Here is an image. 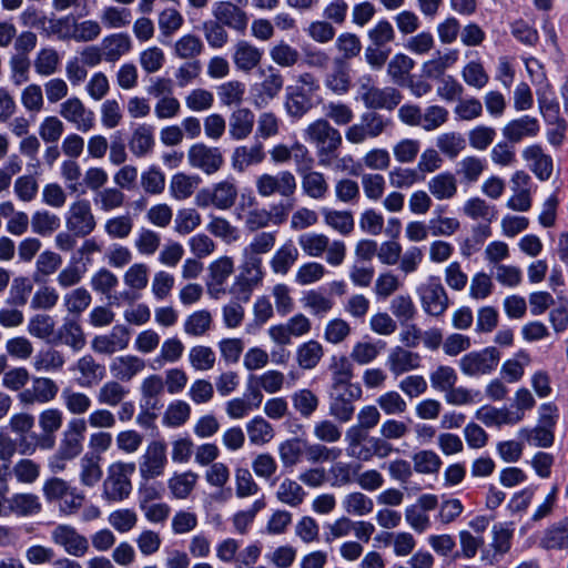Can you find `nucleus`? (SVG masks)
<instances>
[{"instance_id":"nucleus-51","label":"nucleus","mask_w":568,"mask_h":568,"mask_svg":"<svg viewBox=\"0 0 568 568\" xmlns=\"http://www.w3.org/2000/svg\"><path fill=\"white\" fill-rule=\"evenodd\" d=\"M199 476L192 470H187L181 474H174L168 480V487L173 495V497L178 499L187 498L193 491Z\"/></svg>"},{"instance_id":"nucleus-12","label":"nucleus","mask_w":568,"mask_h":568,"mask_svg":"<svg viewBox=\"0 0 568 568\" xmlns=\"http://www.w3.org/2000/svg\"><path fill=\"white\" fill-rule=\"evenodd\" d=\"M65 226L69 232L80 237L88 236L94 231L97 222L88 200L80 199L70 205L65 215Z\"/></svg>"},{"instance_id":"nucleus-33","label":"nucleus","mask_w":568,"mask_h":568,"mask_svg":"<svg viewBox=\"0 0 568 568\" xmlns=\"http://www.w3.org/2000/svg\"><path fill=\"white\" fill-rule=\"evenodd\" d=\"M254 113L248 108H239L230 116L229 133L233 140H244L253 131Z\"/></svg>"},{"instance_id":"nucleus-15","label":"nucleus","mask_w":568,"mask_h":568,"mask_svg":"<svg viewBox=\"0 0 568 568\" xmlns=\"http://www.w3.org/2000/svg\"><path fill=\"white\" fill-rule=\"evenodd\" d=\"M51 540L64 551L74 557H83L89 550L88 539L78 530L65 524H60L51 530Z\"/></svg>"},{"instance_id":"nucleus-10","label":"nucleus","mask_w":568,"mask_h":568,"mask_svg":"<svg viewBox=\"0 0 568 568\" xmlns=\"http://www.w3.org/2000/svg\"><path fill=\"white\" fill-rule=\"evenodd\" d=\"M500 361V352L496 347H486L478 352H470L459 361V368L466 376H480L490 374Z\"/></svg>"},{"instance_id":"nucleus-26","label":"nucleus","mask_w":568,"mask_h":568,"mask_svg":"<svg viewBox=\"0 0 568 568\" xmlns=\"http://www.w3.org/2000/svg\"><path fill=\"white\" fill-rule=\"evenodd\" d=\"M324 84L336 95L346 94L352 87L349 64L343 59H334L331 71L325 74Z\"/></svg>"},{"instance_id":"nucleus-22","label":"nucleus","mask_w":568,"mask_h":568,"mask_svg":"<svg viewBox=\"0 0 568 568\" xmlns=\"http://www.w3.org/2000/svg\"><path fill=\"white\" fill-rule=\"evenodd\" d=\"M538 547L547 551L568 549V517L549 525L538 539Z\"/></svg>"},{"instance_id":"nucleus-36","label":"nucleus","mask_w":568,"mask_h":568,"mask_svg":"<svg viewBox=\"0 0 568 568\" xmlns=\"http://www.w3.org/2000/svg\"><path fill=\"white\" fill-rule=\"evenodd\" d=\"M130 389L114 379L102 384L95 395L97 402L101 406L118 407L119 404L129 395Z\"/></svg>"},{"instance_id":"nucleus-28","label":"nucleus","mask_w":568,"mask_h":568,"mask_svg":"<svg viewBox=\"0 0 568 568\" xmlns=\"http://www.w3.org/2000/svg\"><path fill=\"white\" fill-rule=\"evenodd\" d=\"M105 62L114 63L132 49V40L125 32L112 33L104 37L100 44Z\"/></svg>"},{"instance_id":"nucleus-24","label":"nucleus","mask_w":568,"mask_h":568,"mask_svg":"<svg viewBox=\"0 0 568 568\" xmlns=\"http://www.w3.org/2000/svg\"><path fill=\"white\" fill-rule=\"evenodd\" d=\"M523 158L528 163L530 171L540 180L550 179L554 171V161L546 154L539 144H531L523 150Z\"/></svg>"},{"instance_id":"nucleus-58","label":"nucleus","mask_w":568,"mask_h":568,"mask_svg":"<svg viewBox=\"0 0 568 568\" xmlns=\"http://www.w3.org/2000/svg\"><path fill=\"white\" fill-rule=\"evenodd\" d=\"M246 432L251 444L262 446L274 437L273 426L263 417L255 416L246 424Z\"/></svg>"},{"instance_id":"nucleus-31","label":"nucleus","mask_w":568,"mask_h":568,"mask_svg":"<svg viewBox=\"0 0 568 568\" xmlns=\"http://www.w3.org/2000/svg\"><path fill=\"white\" fill-rule=\"evenodd\" d=\"M155 145L154 129L149 124H139L129 140V149L138 158L152 153Z\"/></svg>"},{"instance_id":"nucleus-14","label":"nucleus","mask_w":568,"mask_h":568,"mask_svg":"<svg viewBox=\"0 0 568 568\" xmlns=\"http://www.w3.org/2000/svg\"><path fill=\"white\" fill-rule=\"evenodd\" d=\"M59 113L80 132L85 133L94 128V112L88 109L78 97L63 101L60 104Z\"/></svg>"},{"instance_id":"nucleus-2","label":"nucleus","mask_w":568,"mask_h":568,"mask_svg":"<svg viewBox=\"0 0 568 568\" xmlns=\"http://www.w3.org/2000/svg\"><path fill=\"white\" fill-rule=\"evenodd\" d=\"M358 94L364 105L372 111H393L403 99L400 91L394 87L378 88L374 85L371 75L359 78Z\"/></svg>"},{"instance_id":"nucleus-42","label":"nucleus","mask_w":568,"mask_h":568,"mask_svg":"<svg viewBox=\"0 0 568 568\" xmlns=\"http://www.w3.org/2000/svg\"><path fill=\"white\" fill-rule=\"evenodd\" d=\"M323 356V345L315 339H310L301 344L296 349V362L302 369L315 368Z\"/></svg>"},{"instance_id":"nucleus-6","label":"nucleus","mask_w":568,"mask_h":568,"mask_svg":"<svg viewBox=\"0 0 568 568\" xmlns=\"http://www.w3.org/2000/svg\"><path fill=\"white\" fill-rule=\"evenodd\" d=\"M168 465L166 444L162 439L151 440L139 460V473L143 480L150 481L162 476Z\"/></svg>"},{"instance_id":"nucleus-43","label":"nucleus","mask_w":568,"mask_h":568,"mask_svg":"<svg viewBox=\"0 0 568 568\" xmlns=\"http://www.w3.org/2000/svg\"><path fill=\"white\" fill-rule=\"evenodd\" d=\"M539 113L546 123L565 120L560 113V104L551 89L537 92Z\"/></svg>"},{"instance_id":"nucleus-27","label":"nucleus","mask_w":568,"mask_h":568,"mask_svg":"<svg viewBox=\"0 0 568 568\" xmlns=\"http://www.w3.org/2000/svg\"><path fill=\"white\" fill-rule=\"evenodd\" d=\"M422 357L418 353L412 352L403 346L394 347L387 357L388 369L399 376L420 367Z\"/></svg>"},{"instance_id":"nucleus-54","label":"nucleus","mask_w":568,"mask_h":568,"mask_svg":"<svg viewBox=\"0 0 568 568\" xmlns=\"http://www.w3.org/2000/svg\"><path fill=\"white\" fill-rule=\"evenodd\" d=\"M61 398L65 409L75 416L87 414L92 406V400L85 393L74 390L71 387L62 390Z\"/></svg>"},{"instance_id":"nucleus-29","label":"nucleus","mask_w":568,"mask_h":568,"mask_svg":"<svg viewBox=\"0 0 568 568\" xmlns=\"http://www.w3.org/2000/svg\"><path fill=\"white\" fill-rule=\"evenodd\" d=\"M250 397H235L226 402L225 412L231 419H242L263 402V394L256 387H248Z\"/></svg>"},{"instance_id":"nucleus-64","label":"nucleus","mask_w":568,"mask_h":568,"mask_svg":"<svg viewBox=\"0 0 568 568\" xmlns=\"http://www.w3.org/2000/svg\"><path fill=\"white\" fill-rule=\"evenodd\" d=\"M486 170V162L475 155L463 158L458 163L457 174L465 183H475Z\"/></svg>"},{"instance_id":"nucleus-38","label":"nucleus","mask_w":568,"mask_h":568,"mask_svg":"<svg viewBox=\"0 0 568 568\" xmlns=\"http://www.w3.org/2000/svg\"><path fill=\"white\" fill-rule=\"evenodd\" d=\"M42 505L39 497L30 493L14 494L8 499L7 510L18 516H33L41 511Z\"/></svg>"},{"instance_id":"nucleus-47","label":"nucleus","mask_w":568,"mask_h":568,"mask_svg":"<svg viewBox=\"0 0 568 568\" xmlns=\"http://www.w3.org/2000/svg\"><path fill=\"white\" fill-rule=\"evenodd\" d=\"M389 311L400 325L414 321L417 315L416 305L408 294L394 296L389 303Z\"/></svg>"},{"instance_id":"nucleus-21","label":"nucleus","mask_w":568,"mask_h":568,"mask_svg":"<svg viewBox=\"0 0 568 568\" xmlns=\"http://www.w3.org/2000/svg\"><path fill=\"white\" fill-rule=\"evenodd\" d=\"M540 132L538 119L530 115L509 121L501 130L503 136L510 143H519L524 139L535 138Z\"/></svg>"},{"instance_id":"nucleus-44","label":"nucleus","mask_w":568,"mask_h":568,"mask_svg":"<svg viewBox=\"0 0 568 568\" xmlns=\"http://www.w3.org/2000/svg\"><path fill=\"white\" fill-rule=\"evenodd\" d=\"M342 507L348 515L364 517L373 511L374 501L362 491H352L342 499Z\"/></svg>"},{"instance_id":"nucleus-30","label":"nucleus","mask_w":568,"mask_h":568,"mask_svg":"<svg viewBox=\"0 0 568 568\" xmlns=\"http://www.w3.org/2000/svg\"><path fill=\"white\" fill-rule=\"evenodd\" d=\"M331 373V388H343L348 386H359V384L352 383L353 365L348 357L345 355H334L328 365Z\"/></svg>"},{"instance_id":"nucleus-35","label":"nucleus","mask_w":568,"mask_h":568,"mask_svg":"<svg viewBox=\"0 0 568 568\" xmlns=\"http://www.w3.org/2000/svg\"><path fill=\"white\" fill-rule=\"evenodd\" d=\"M300 252L292 241H286L273 254L270 265L275 274L286 275L298 260Z\"/></svg>"},{"instance_id":"nucleus-52","label":"nucleus","mask_w":568,"mask_h":568,"mask_svg":"<svg viewBox=\"0 0 568 568\" xmlns=\"http://www.w3.org/2000/svg\"><path fill=\"white\" fill-rule=\"evenodd\" d=\"M220 102L225 106H237L244 101L245 83L240 80H230L216 88Z\"/></svg>"},{"instance_id":"nucleus-40","label":"nucleus","mask_w":568,"mask_h":568,"mask_svg":"<svg viewBox=\"0 0 568 568\" xmlns=\"http://www.w3.org/2000/svg\"><path fill=\"white\" fill-rule=\"evenodd\" d=\"M80 483L85 487H94L102 478L101 456L87 453L80 459Z\"/></svg>"},{"instance_id":"nucleus-23","label":"nucleus","mask_w":568,"mask_h":568,"mask_svg":"<svg viewBox=\"0 0 568 568\" xmlns=\"http://www.w3.org/2000/svg\"><path fill=\"white\" fill-rule=\"evenodd\" d=\"M146 367L145 359L136 355H121L110 363V373L119 382H130Z\"/></svg>"},{"instance_id":"nucleus-57","label":"nucleus","mask_w":568,"mask_h":568,"mask_svg":"<svg viewBox=\"0 0 568 568\" xmlns=\"http://www.w3.org/2000/svg\"><path fill=\"white\" fill-rule=\"evenodd\" d=\"M64 364V355L55 348L40 351L34 356L32 363L37 372H59L63 368Z\"/></svg>"},{"instance_id":"nucleus-53","label":"nucleus","mask_w":568,"mask_h":568,"mask_svg":"<svg viewBox=\"0 0 568 568\" xmlns=\"http://www.w3.org/2000/svg\"><path fill=\"white\" fill-rule=\"evenodd\" d=\"M74 20L75 18L72 16L48 18L43 33L61 41L73 40Z\"/></svg>"},{"instance_id":"nucleus-1","label":"nucleus","mask_w":568,"mask_h":568,"mask_svg":"<svg viewBox=\"0 0 568 568\" xmlns=\"http://www.w3.org/2000/svg\"><path fill=\"white\" fill-rule=\"evenodd\" d=\"M134 471V463L114 462L109 465L103 480L102 497L113 503L126 499L132 491L131 476Z\"/></svg>"},{"instance_id":"nucleus-13","label":"nucleus","mask_w":568,"mask_h":568,"mask_svg":"<svg viewBox=\"0 0 568 568\" xmlns=\"http://www.w3.org/2000/svg\"><path fill=\"white\" fill-rule=\"evenodd\" d=\"M304 139L315 145L316 150L339 149L343 143L341 132L324 118L317 119L306 126Z\"/></svg>"},{"instance_id":"nucleus-49","label":"nucleus","mask_w":568,"mask_h":568,"mask_svg":"<svg viewBox=\"0 0 568 568\" xmlns=\"http://www.w3.org/2000/svg\"><path fill=\"white\" fill-rule=\"evenodd\" d=\"M306 491L295 480L284 478L276 490V498L290 507H298L305 499Z\"/></svg>"},{"instance_id":"nucleus-63","label":"nucleus","mask_w":568,"mask_h":568,"mask_svg":"<svg viewBox=\"0 0 568 568\" xmlns=\"http://www.w3.org/2000/svg\"><path fill=\"white\" fill-rule=\"evenodd\" d=\"M436 146L449 159H456L466 148V140L459 132H445L437 136Z\"/></svg>"},{"instance_id":"nucleus-46","label":"nucleus","mask_w":568,"mask_h":568,"mask_svg":"<svg viewBox=\"0 0 568 568\" xmlns=\"http://www.w3.org/2000/svg\"><path fill=\"white\" fill-rule=\"evenodd\" d=\"M291 400L293 408L302 418H310L320 406L318 396L310 388L294 392Z\"/></svg>"},{"instance_id":"nucleus-4","label":"nucleus","mask_w":568,"mask_h":568,"mask_svg":"<svg viewBox=\"0 0 568 568\" xmlns=\"http://www.w3.org/2000/svg\"><path fill=\"white\" fill-rule=\"evenodd\" d=\"M393 126L392 119L376 112L368 111L361 115L358 123L352 124L345 131L346 140L352 144H362L366 140L377 139Z\"/></svg>"},{"instance_id":"nucleus-20","label":"nucleus","mask_w":568,"mask_h":568,"mask_svg":"<svg viewBox=\"0 0 568 568\" xmlns=\"http://www.w3.org/2000/svg\"><path fill=\"white\" fill-rule=\"evenodd\" d=\"M59 392L58 384L49 377H34L31 388L19 394L21 403L31 405L34 403L47 404L53 400Z\"/></svg>"},{"instance_id":"nucleus-32","label":"nucleus","mask_w":568,"mask_h":568,"mask_svg":"<svg viewBox=\"0 0 568 568\" xmlns=\"http://www.w3.org/2000/svg\"><path fill=\"white\" fill-rule=\"evenodd\" d=\"M427 189L438 201L450 200L457 194V179L452 172H442L429 179Z\"/></svg>"},{"instance_id":"nucleus-48","label":"nucleus","mask_w":568,"mask_h":568,"mask_svg":"<svg viewBox=\"0 0 568 568\" xmlns=\"http://www.w3.org/2000/svg\"><path fill=\"white\" fill-rule=\"evenodd\" d=\"M361 465L346 462H335L328 469V477L333 487H344L355 481Z\"/></svg>"},{"instance_id":"nucleus-19","label":"nucleus","mask_w":568,"mask_h":568,"mask_svg":"<svg viewBox=\"0 0 568 568\" xmlns=\"http://www.w3.org/2000/svg\"><path fill=\"white\" fill-rule=\"evenodd\" d=\"M130 343V331L124 325H115L106 335H98L91 347L98 354L111 355L125 349Z\"/></svg>"},{"instance_id":"nucleus-37","label":"nucleus","mask_w":568,"mask_h":568,"mask_svg":"<svg viewBox=\"0 0 568 568\" xmlns=\"http://www.w3.org/2000/svg\"><path fill=\"white\" fill-rule=\"evenodd\" d=\"M476 416L486 426L515 425L521 420L520 413H513L507 407H483Z\"/></svg>"},{"instance_id":"nucleus-8","label":"nucleus","mask_w":568,"mask_h":568,"mask_svg":"<svg viewBox=\"0 0 568 568\" xmlns=\"http://www.w3.org/2000/svg\"><path fill=\"white\" fill-rule=\"evenodd\" d=\"M261 82L252 87L253 104L257 108H265L271 101L280 95L284 88V77L278 69L268 65L260 69Z\"/></svg>"},{"instance_id":"nucleus-5","label":"nucleus","mask_w":568,"mask_h":568,"mask_svg":"<svg viewBox=\"0 0 568 568\" xmlns=\"http://www.w3.org/2000/svg\"><path fill=\"white\" fill-rule=\"evenodd\" d=\"M417 294L423 311L429 316L440 317L449 307L448 294L437 276H429L418 286Z\"/></svg>"},{"instance_id":"nucleus-56","label":"nucleus","mask_w":568,"mask_h":568,"mask_svg":"<svg viewBox=\"0 0 568 568\" xmlns=\"http://www.w3.org/2000/svg\"><path fill=\"white\" fill-rule=\"evenodd\" d=\"M301 302L303 307L308 310L311 314L320 317L325 316L334 307L333 298L316 290L306 292L301 298Z\"/></svg>"},{"instance_id":"nucleus-18","label":"nucleus","mask_w":568,"mask_h":568,"mask_svg":"<svg viewBox=\"0 0 568 568\" xmlns=\"http://www.w3.org/2000/svg\"><path fill=\"white\" fill-rule=\"evenodd\" d=\"M50 343L54 345H65L74 352L81 351L87 344V337L79 318L70 316L64 317L63 323L54 333Z\"/></svg>"},{"instance_id":"nucleus-9","label":"nucleus","mask_w":568,"mask_h":568,"mask_svg":"<svg viewBox=\"0 0 568 568\" xmlns=\"http://www.w3.org/2000/svg\"><path fill=\"white\" fill-rule=\"evenodd\" d=\"M255 185L262 197L273 195L291 197L297 187L296 179L290 171H280L276 174L264 173L256 179Z\"/></svg>"},{"instance_id":"nucleus-60","label":"nucleus","mask_w":568,"mask_h":568,"mask_svg":"<svg viewBox=\"0 0 568 568\" xmlns=\"http://www.w3.org/2000/svg\"><path fill=\"white\" fill-rule=\"evenodd\" d=\"M75 369L81 374L87 386L101 382L105 375L104 366L97 363L91 355L79 358L75 363Z\"/></svg>"},{"instance_id":"nucleus-3","label":"nucleus","mask_w":568,"mask_h":568,"mask_svg":"<svg viewBox=\"0 0 568 568\" xmlns=\"http://www.w3.org/2000/svg\"><path fill=\"white\" fill-rule=\"evenodd\" d=\"M239 195V187L233 178H229L212 184L211 187L200 190L194 199L199 207L213 206L221 211H227L234 206Z\"/></svg>"},{"instance_id":"nucleus-41","label":"nucleus","mask_w":568,"mask_h":568,"mask_svg":"<svg viewBox=\"0 0 568 568\" xmlns=\"http://www.w3.org/2000/svg\"><path fill=\"white\" fill-rule=\"evenodd\" d=\"M312 97V94H307L305 91L290 87L285 101V109L288 115L300 119L306 114L313 106Z\"/></svg>"},{"instance_id":"nucleus-34","label":"nucleus","mask_w":568,"mask_h":568,"mask_svg":"<svg viewBox=\"0 0 568 568\" xmlns=\"http://www.w3.org/2000/svg\"><path fill=\"white\" fill-rule=\"evenodd\" d=\"M326 226L336 231L341 235L347 236L355 229V221L351 211H339L329 207L321 210Z\"/></svg>"},{"instance_id":"nucleus-62","label":"nucleus","mask_w":568,"mask_h":568,"mask_svg":"<svg viewBox=\"0 0 568 568\" xmlns=\"http://www.w3.org/2000/svg\"><path fill=\"white\" fill-rule=\"evenodd\" d=\"M412 460L414 470L417 474L423 475L437 474L443 465L439 455L430 449H424L415 453Z\"/></svg>"},{"instance_id":"nucleus-7","label":"nucleus","mask_w":568,"mask_h":568,"mask_svg":"<svg viewBox=\"0 0 568 568\" xmlns=\"http://www.w3.org/2000/svg\"><path fill=\"white\" fill-rule=\"evenodd\" d=\"M187 163L192 169L206 175H213L224 165V155L220 148L203 142L192 144L186 153Z\"/></svg>"},{"instance_id":"nucleus-61","label":"nucleus","mask_w":568,"mask_h":568,"mask_svg":"<svg viewBox=\"0 0 568 568\" xmlns=\"http://www.w3.org/2000/svg\"><path fill=\"white\" fill-rule=\"evenodd\" d=\"M212 322V314L207 310H200L186 317L183 328L185 334L199 337L205 335L211 329Z\"/></svg>"},{"instance_id":"nucleus-16","label":"nucleus","mask_w":568,"mask_h":568,"mask_svg":"<svg viewBox=\"0 0 568 568\" xmlns=\"http://www.w3.org/2000/svg\"><path fill=\"white\" fill-rule=\"evenodd\" d=\"M212 14L216 21L239 33H244L248 24L247 13L231 1H217L212 7Z\"/></svg>"},{"instance_id":"nucleus-17","label":"nucleus","mask_w":568,"mask_h":568,"mask_svg":"<svg viewBox=\"0 0 568 568\" xmlns=\"http://www.w3.org/2000/svg\"><path fill=\"white\" fill-rule=\"evenodd\" d=\"M264 55L263 49L248 40H237L234 43L232 61L235 69L242 73H251L260 67Z\"/></svg>"},{"instance_id":"nucleus-11","label":"nucleus","mask_w":568,"mask_h":568,"mask_svg":"<svg viewBox=\"0 0 568 568\" xmlns=\"http://www.w3.org/2000/svg\"><path fill=\"white\" fill-rule=\"evenodd\" d=\"M329 415L339 423L349 422L355 413V402L362 397L361 386L331 388Z\"/></svg>"},{"instance_id":"nucleus-45","label":"nucleus","mask_w":568,"mask_h":568,"mask_svg":"<svg viewBox=\"0 0 568 568\" xmlns=\"http://www.w3.org/2000/svg\"><path fill=\"white\" fill-rule=\"evenodd\" d=\"M365 439L366 434L359 427H349L345 435L347 456L363 462L371 460V449L362 445Z\"/></svg>"},{"instance_id":"nucleus-39","label":"nucleus","mask_w":568,"mask_h":568,"mask_svg":"<svg viewBox=\"0 0 568 568\" xmlns=\"http://www.w3.org/2000/svg\"><path fill=\"white\" fill-rule=\"evenodd\" d=\"M300 175L302 179V190L304 194L317 201L326 197L328 193V183L322 172L311 169Z\"/></svg>"},{"instance_id":"nucleus-25","label":"nucleus","mask_w":568,"mask_h":568,"mask_svg":"<svg viewBox=\"0 0 568 568\" xmlns=\"http://www.w3.org/2000/svg\"><path fill=\"white\" fill-rule=\"evenodd\" d=\"M264 145L260 141L236 146L231 156L232 168L236 172H244L252 165H257L265 160Z\"/></svg>"},{"instance_id":"nucleus-59","label":"nucleus","mask_w":568,"mask_h":568,"mask_svg":"<svg viewBox=\"0 0 568 568\" xmlns=\"http://www.w3.org/2000/svg\"><path fill=\"white\" fill-rule=\"evenodd\" d=\"M204 44L195 34H184L174 43L173 51L175 57L182 60H195L202 54Z\"/></svg>"},{"instance_id":"nucleus-50","label":"nucleus","mask_w":568,"mask_h":568,"mask_svg":"<svg viewBox=\"0 0 568 568\" xmlns=\"http://www.w3.org/2000/svg\"><path fill=\"white\" fill-rule=\"evenodd\" d=\"M92 296L84 287L71 290L63 296V305L69 316L77 318L90 306Z\"/></svg>"},{"instance_id":"nucleus-55","label":"nucleus","mask_w":568,"mask_h":568,"mask_svg":"<svg viewBox=\"0 0 568 568\" xmlns=\"http://www.w3.org/2000/svg\"><path fill=\"white\" fill-rule=\"evenodd\" d=\"M124 193L118 187H103L93 195V203L102 212H111L123 206Z\"/></svg>"}]
</instances>
